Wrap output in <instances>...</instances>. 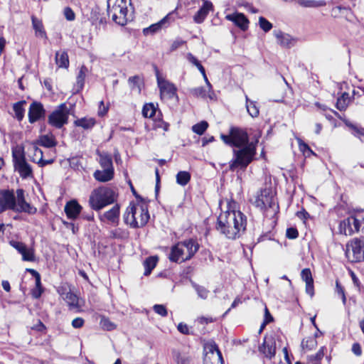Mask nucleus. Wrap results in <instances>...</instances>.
<instances>
[{"mask_svg":"<svg viewBox=\"0 0 364 364\" xmlns=\"http://www.w3.org/2000/svg\"><path fill=\"white\" fill-rule=\"evenodd\" d=\"M236 203H228V208L218 217L216 230L227 238L235 240L246 230L247 217L240 210H236Z\"/></svg>","mask_w":364,"mask_h":364,"instance_id":"nucleus-2","label":"nucleus"},{"mask_svg":"<svg viewBox=\"0 0 364 364\" xmlns=\"http://www.w3.org/2000/svg\"><path fill=\"white\" fill-rule=\"evenodd\" d=\"M82 207L76 200L68 202L65 206V212L68 218L75 220L79 215Z\"/></svg>","mask_w":364,"mask_h":364,"instance_id":"nucleus-22","label":"nucleus"},{"mask_svg":"<svg viewBox=\"0 0 364 364\" xmlns=\"http://www.w3.org/2000/svg\"><path fill=\"white\" fill-rule=\"evenodd\" d=\"M119 205H114L110 210L105 212L103 215H100L101 221H104L105 219L114 223L119 220Z\"/></svg>","mask_w":364,"mask_h":364,"instance_id":"nucleus-23","label":"nucleus"},{"mask_svg":"<svg viewBox=\"0 0 364 364\" xmlns=\"http://www.w3.org/2000/svg\"><path fill=\"white\" fill-rule=\"evenodd\" d=\"M124 221L133 228L144 227L149 221V214L146 205L131 203L124 216Z\"/></svg>","mask_w":364,"mask_h":364,"instance_id":"nucleus-4","label":"nucleus"},{"mask_svg":"<svg viewBox=\"0 0 364 364\" xmlns=\"http://www.w3.org/2000/svg\"><path fill=\"white\" fill-rule=\"evenodd\" d=\"M69 110L65 103L60 104L49 116L48 123L58 129L62 128L68 121Z\"/></svg>","mask_w":364,"mask_h":364,"instance_id":"nucleus-11","label":"nucleus"},{"mask_svg":"<svg viewBox=\"0 0 364 364\" xmlns=\"http://www.w3.org/2000/svg\"><path fill=\"white\" fill-rule=\"evenodd\" d=\"M100 325L102 326V328L106 331H112L117 327L115 323L105 317H102L101 318Z\"/></svg>","mask_w":364,"mask_h":364,"instance_id":"nucleus-44","label":"nucleus"},{"mask_svg":"<svg viewBox=\"0 0 364 364\" xmlns=\"http://www.w3.org/2000/svg\"><path fill=\"white\" fill-rule=\"evenodd\" d=\"M156 78L161 99L171 100L174 97L178 99L177 88L174 84L161 78L158 73Z\"/></svg>","mask_w":364,"mask_h":364,"instance_id":"nucleus-13","label":"nucleus"},{"mask_svg":"<svg viewBox=\"0 0 364 364\" xmlns=\"http://www.w3.org/2000/svg\"><path fill=\"white\" fill-rule=\"evenodd\" d=\"M176 182L178 184L184 186L188 183L191 180V174L188 171H181L176 174Z\"/></svg>","mask_w":364,"mask_h":364,"instance_id":"nucleus-32","label":"nucleus"},{"mask_svg":"<svg viewBox=\"0 0 364 364\" xmlns=\"http://www.w3.org/2000/svg\"><path fill=\"white\" fill-rule=\"evenodd\" d=\"M286 236L289 239H296L299 236L298 230L294 228L287 229Z\"/></svg>","mask_w":364,"mask_h":364,"instance_id":"nucleus-52","label":"nucleus"},{"mask_svg":"<svg viewBox=\"0 0 364 364\" xmlns=\"http://www.w3.org/2000/svg\"><path fill=\"white\" fill-rule=\"evenodd\" d=\"M178 331L183 334L188 335L189 334V328L188 326L183 323H180L177 327Z\"/></svg>","mask_w":364,"mask_h":364,"instance_id":"nucleus-57","label":"nucleus"},{"mask_svg":"<svg viewBox=\"0 0 364 364\" xmlns=\"http://www.w3.org/2000/svg\"><path fill=\"white\" fill-rule=\"evenodd\" d=\"M326 349L325 347H321V349L317 352V353L315 355V359L316 360H321L323 355H324V350Z\"/></svg>","mask_w":364,"mask_h":364,"instance_id":"nucleus-64","label":"nucleus"},{"mask_svg":"<svg viewBox=\"0 0 364 364\" xmlns=\"http://www.w3.org/2000/svg\"><path fill=\"white\" fill-rule=\"evenodd\" d=\"M213 4L208 1H204L201 8L193 16V20L197 23H201L204 21L209 11L213 9Z\"/></svg>","mask_w":364,"mask_h":364,"instance_id":"nucleus-21","label":"nucleus"},{"mask_svg":"<svg viewBox=\"0 0 364 364\" xmlns=\"http://www.w3.org/2000/svg\"><path fill=\"white\" fill-rule=\"evenodd\" d=\"M175 11L168 14L165 17H164L159 22L151 25L150 26L145 28L143 29V33L145 36H152L156 33H158L163 27H166L170 22L173 21L175 20L176 16Z\"/></svg>","mask_w":364,"mask_h":364,"instance_id":"nucleus-14","label":"nucleus"},{"mask_svg":"<svg viewBox=\"0 0 364 364\" xmlns=\"http://www.w3.org/2000/svg\"><path fill=\"white\" fill-rule=\"evenodd\" d=\"M198 249L199 244L193 239H188L173 245L168 259L173 262H183L191 259Z\"/></svg>","mask_w":364,"mask_h":364,"instance_id":"nucleus-3","label":"nucleus"},{"mask_svg":"<svg viewBox=\"0 0 364 364\" xmlns=\"http://www.w3.org/2000/svg\"><path fill=\"white\" fill-rule=\"evenodd\" d=\"M273 35L277 40V43L286 48H290L294 46L297 40L288 33L282 32L281 30H274Z\"/></svg>","mask_w":364,"mask_h":364,"instance_id":"nucleus-19","label":"nucleus"},{"mask_svg":"<svg viewBox=\"0 0 364 364\" xmlns=\"http://www.w3.org/2000/svg\"><path fill=\"white\" fill-rule=\"evenodd\" d=\"M46 110L41 102H33L31 104L28 110V121L33 124L45 117Z\"/></svg>","mask_w":364,"mask_h":364,"instance_id":"nucleus-17","label":"nucleus"},{"mask_svg":"<svg viewBox=\"0 0 364 364\" xmlns=\"http://www.w3.org/2000/svg\"><path fill=\"white\" fill-rule=\"evenodd\" d=\"M336 291H337L338 294L341 296L343 304H346V295H345L344 289L341 285V284L339 283L338 281H336Z\"/></svg>","mask_w":364,"mask_h":364,"instance_id":"nucleus-51","label":"nucleus"},{"mask_svg":"<svg viewBox=\"0 0 364 364\" xmlns=\"http://www.w3.org/2000/svg\"><path fill=\"white\" fill-rule=\"evenodd\" d=\"M23 104H26V101L24 100L18 102L13 106L15 116L18 121H21L24 117L25 109L23 107Z\"/></svg>","mask_w":364,"mask_h":364,"instance_id":"nucleus-34","label":"nucleus"},{"mask_svg":"<svg viewBox=\"0 0 364 364\" xmlns=\"http://www.w3.org/2000/svg\"><path fill=\"white\" fill-rule=\"evenodd\" d=\"M12 211L34 215L37 212V208L26 201L25 191L22 188H18L14 192V201Z\"/></svg>","mask_w":364,"mask_h":364,"instance_id":"nucleus-10","label":"nucleus"},{"mask_svg":"<svg viewBox=\"0 0 364 364\" xmlns=\"http://www.w3.org/2000/svg\"><path fill=\"white\" fill-rule=\"evenodd\" d=\"M298 144H299V149L301 151L303 152H305L306 151H310L311 153H312L313 151L311 150V149L309 148V146H308V144H306V143H304L301 139H298Z\"/></svg>","mask_w":364,"mask_h":364,"instance_id":"nucleus-59","label":"nucleus"},{"mask_svg":"<svg viewBox=\"0 0 364 364\" xmlns=\"http://www.w3.org/2000/svg\"><path fill=\"white\" fill-rule=\"evenodd\" d=\"M9 244L11 245V246L15 248L20 254L23 253L22 252H23L25 250V248L26 247L24 243L19 241L11 240L9 242Z\"/></svg>","mask_w":364,"mask_h":364,"instance_id":"nucleus-49","label":"nucleus"},{"mask_svg":"<svg viewBox=\"0 0 364 364\" xmlns=\"http://www.w3.org/2000/svg\"><path fill=\"white\" fill-rule=\"evenodd\" d=\"M173 357L177 364H190L189 357L182 355L178 351L173 350Z\"/></svg>","mask_w":364,"mask_h":364,"instance_id":"nucleus-41","label":"nucleus"},{"mask_svg":"<svg viewBox=\"0 0 364 364\" xmlns=\"http://www.w3.org/2000/svg\"><path fill=\"white\" fill-rule=\"evenodd\" d=\"M64 15L68 21H73L75 18L74 11L70 7H66L64 9Z\"/></svg>","mask_w":364,"mask_h":364,"instance_id":"nucleus-53","label":"nucleus"},{"mask_svg":"<svg viewBox=\"0 0 364 364\" xmlns=\"http://www.w3.org/2000/svg\"><path fill=\"white\" fill-rule=\"evenodd\" d=\"M38 144L46 148H51L56 145V142L52 137L48 135H43L40 137Z\"/></svg>","mask_w":364,"mask_h":364,"instance_id":"nucleus-37","label":"nucleus"},{"mask_svg":"<svg viewBox=\"0 0 364 364\" xmlns=\"http://www.w3.org/2000/svg\"><path fill=\"white\" fill-rule=\"evenodd\" d=\"M246 97V108L247 110V112L252 117H257L259 114V108L256 105V102L255 101L249 100L247 96Z\"/></svg>","mask_w":364,"mask_h":364,"instance_id":"nucleus-30","label":"nucleus"},{"mask_svg":"<svg viewBox=\"0 0 364 364\" xmlns=\"http://www.w3.org/2000/svg\"><path fill=\"white\" fill-rule=\"evenodd\" d=\"M360 230H364V218L351 215L340 223L339 230L341 234L351 235Z\"/></svg>","mask_w":364,"mask_h":364,"instance_id":"nucleus-9","label":"nucleus"},{"mask_svg":"<svg viewBox=\"0 0 364 364\" xmlns=\"http://www.w3.org/2000/svg\"><path fill=\"white\" fill-rule=\"evenodd\" d=\"M21 253L23 261L33 262L35 260L34 252L32 250H28L27 247Z\"/></svg>","mask_w":364,"mask_h":364,"instance_id":"nucleus-47","label":"nucleus"},{"mask_svg":"<svg viewBox=\"0 0 364 364\" xmlns=\"http://www.w3.org/2000/svg\"><path fill=\"white\" fill-rule=\"evenodd\" d=\"M220 138L225 144L237 148L233 149V159L229 163L230 170L235 171L237 168L245 169L256 154L259 136L255 141H250L246 131L232 127L229 134H222Z\"/></svg>","mask_w":364,"mask_h":364,"instance_id":"nucleus-1","label":"nucleus"},{"mask_svg":"<svg viewBox=\"0 0 364 364\" xmlns=\"http://www.w3.org/2000/svg\"><path fill=\"white\" fill-rule=\"evenodd\" d=\"M87 71L88 70L85 65H82L80 69L77 76V85L80 89H82L84 86L85 79Z\"/></svg>","mask_w":364,"mask_h":364,"instance_id":"nucleus-39","label":"nucleus"},{"mask_svg":"<svg viewBox=\"0 0 364 364\" xmlns=\"http://www.w3.org/2000/svg\"><path fill=\"white\" fill-rule=\"evenodd\" d=\"M346 255L351 262L363 261L364 237H355L348 242Z\"/></svg>","mask_w":364,"mask_h":364,"instance_id":"nucleus-8","label":"nucleus"},{"mask_svg":"<svg viewBox=\"0 0 364 364\" xmlns=\"http://www.w3.org/2000/svg\"><path fill=\"white\" fill-rule=\"evenodd\" d=\"M299 5L304 7L317 8L326 6V1L323 0H297Z\"/></svg>","mask_w":364,"mask_h":364,"instance_id":"nucleus-29","label":"nucleus"},{"mask_svg":"<svg viewBox=\"0 0 364 364\" xmlns=\"http://www.w3.org/2000/svg\"><path fill=\"white\" fill-rule=\"evenodd\" d=\"M95 124V120L93 118H81L75 121V124L77 127H81L85 129H91Z\"/></svg>","mask_w":364,"mask_h":364,"instance_id":"nucleus-33","label":"nucleus"},{"mask_svg":"<svg viewBox=\"0 0 364 364\" xmlns=\"http://www.w3.org/2000/svg\"><path fill=\"white\" fill-rule=\"evenodd\" d=\"M185 41L182 40H176L175 41L172 45H171V50H176L178 48L181 47L182 45H183Z\"/></svg>","mask_w":364,"mask_h":364,"instance_id":"nucleus-63","label":"nucleus"},{"mask_svg":"<svg viewBox=\"0 0 364 364\" xmlns=\"http://www.w3.org/2000/svg\"><path fill=\"white\" fill-rule=\"evenodd\" d=\"M117 196L113 188L100 187L92 191L89 198V205L92 210L99 211L108 205L114 203Z\"/></svg>","mask_w":364,"mask_h":364,"instance_id":"nucleus-5","label":"nucleus"},{"mask_svg":"<svg viewBox=\"0 0 364 364\" xmlns=\"http://www.w3.org/2000/svg\"><path fill=\"white\" fill-rule=\"evenodd\" d=\"M131 0H117L116 3L110 7L108 6V15L112 16V19L117 24L124 26L128 21L127 4H130Z\"/></svg>","mask_w":364,"mask_h":364,"instance_id":"nucleus-7","label":"nucleus"},{"mask_svg":"<svg viewBox=\"0 0 364 364\" xmlns=\"http://www.w3.org/2000/svg\"><path fill=\"white\" fill-rule=\"evenodd\" d=\"M107 109L108 108L105 107L103 101H101L100 102L98 114L100 116H104L107 113Z\"/></svg>","mask_w":364,"mask_h":364,"instance_id":"nucleus-62","label":"nucleus"},{"mask_svg":"<svg viewBox=\"0 0 364 364\" xmlns=\"http://www.w3.org/2000/svg\"><path fill=\"white\" fill-rule=\"evenodd\" d=\"M85 320L82 318L77 317L72 321V326L75 328H80L84 326Z\"/></svg>","mask_w":364,"mask_h":364,"instance_id":"nucleus-55","label":"nucleus"},{"mask_svg":"<svg viewBox=\"0 0 364 364\" xmlns=\"http://www.w3.org/2000/svg\"><path fill=\"white\" fill-rule=\"evenodd\" d=\"M14 191L13 189L0 190V214L6 210H13Z\"/></svg>","mask_w":364,"mask_h":364,"instance_id":"nucleus-15","label":"nucleus"},{"mask_svg":"<svg viewBox=\"0 0 364 364\" xmlns=\"http://www.w3.org/2000/svg\"><path fill=\"white\" fill-rule=\"evenodd\" d=\"M259 24L260 28L266 33L272 28V23L263 16L259 18Z\"/></svg>","mask_w":364,"mask_h":364,"instance_id":"nucleus-45","label":"nucleus"},{"mask_svg":"<svg viewBox=\"0 0 364 364\" xmlns=\"http://www.w3.org/2000/svg\"><path fill=\"white\" fill-rule=\"evenodd\" d=\"M206 353L203 364H224L222 353L215 343H210L205 346Z\"/></svg>","mask_w":364,"mask_h":364,"instance_id":"nucleus-12","label":"nucleus"},{"mask_svg":"<svg viewBox=\"0 0 364 364\" xmlns=\"http://www.w3.org/2000/svg\"><path fill=\"white\" fill-rule=\"evenodd\" d=\"M114 171L103 169L97 170L94 172L93 176L95 179L100 182H107L111 181L114 177Z\"/></svg>","mask_w":364,"mask_h":364,"instance_id":"nucleus-25","label":"nucleus"},{"mask_svg":"<svg viewBox=\"0 0 364 364\" xmlns=\"http://www.w3.org/2000/svg\"><path fill=\"white\" fill-rule=\"evenodd\" d=\"M190 93L193 96L197 97L205 98L207 96V90L203 87L191 88L190 90Z\"/></svg>","mask_w":364,"mask_h":364,"instance_id":"nucleus-43","label":"nucleus"},{"mask_svg":"<svg viewBox=\"0 0 364 364\" xmlns=\"http://www.w3.org/2000/svg\"><path fill=\"white\" fill-rule=\"evenodd\" d=\"M350 102L349 95L347 92H343L342 95L338 98L336 102V107L342 111L346 109Z\"/></svg>","mask_w":364,"mask_h":364,"instance_id":"nucleus-35","label":"nucleus"},{"mask_svg":"<svg viewBox=\"0 0 364 364\" xmlns=\"http://www.w3.org/2000/svg\"><path fill=\"white\" fill-rule=\"evenodd\" d=\"M62 295H63V299L71 309L79 307L78 297L76 294L71 291H68L66 293H62Z\"/></svg>","mask_w":364,"mask_h":364,"instance_id":"nucleus-28","label":"nucleus"},{"mask_svg":"<svg viewBox=\"0 0 364 364\" xmlns=\"http://www.w3.org/2000/svg\"><path fill=\"white\" fill-rule=\"evenodd\" d=\"M301 279L306 282H314V279L312 278L311 272L309 268H305L302 269L301 272Z\"/></svg>","mask_w":364,"mask_h":364,"instance_id":"nucleus-48","label":"nucleus"},{"mask_svg":"<svg viewBox=\"0 0 364 364\" xmlns=\"http://www.w3.org/2000/svg\"><path fill=\"white\" fill-rule=\"evenodd\" d=\"M157 264L156 257H149L144 262V267L145 268L144 275L148 276L151 274V271L155 268Z\"/></svg>","mask_w":364,"mask_h":364,"instance_id":"nucleus-31","label":"nucleus"},{"mask_svg":"<svg viewBox=\"0 0 364 364\" xmlns=\"http://www.w3.org/2000/svg\"><path fill=\"white\" fill-rule=\"evenodd\" d=\"M12 157L15 171L18 172L21 178H27L33 176L31 166L26 160L23 148L16 147L13 149Z\"/></svg>","mask_w":364,"mask_h":364,"instance_id":"nucleus-6","label":"nucleus"},{"mask_svg":"<svg viewBox=\"0 0 364 364\" xmlns=\"http://www.w3.org/2000/svg\"><path fill=\"white\" fill-rule=\"evenodd\" d=\"M208 127V123L206 121H202L192 127L193 132L198 135H202Z\"/></svg>","mask_w":364,"mask_h":364,"instance_id":"nucleus-40","label":"nucleus"},{"mask_svg":"<svg viewBox=\"0 0 364 364\" xmlns=\"http://www.w3.org/2000/svg\"><path fill=\"white\" fill-rule=\"evenodd\" d=\"M31 329L33 330H35V331H39V332H43L46 330V326L45 325L41 322V320H38L37 323L33 325L32 327H31Z\"/></svg>","mask_w":364,"mask_h":364,"instance_id":"nucleus-58","label":"nucleus"},{"mask_svg":"<svg viewBox=\"0 0 364 364\" xmlns=\"http://www.w3.org/2000/svg\"><path fill=\"white\" fill-rule=\"evenodd\" d=\"M191 285L193 288L196 291L198 297L203 299H205L208 298L210 291L204 287L197 284L196 283L191 282Z\"/></svg>","mask_w":364,"mask_h":364,"instance_id":"nucleus-36","label":"nucleus"},{"mask_svg":"<svg viewBox=\"0 0 364 364\" xmlns=\"http://www.w3.org/2000/svg\"><path fill=\"white\" fill-rule=\"evenodd\" d=\"M351 128L353 129V134L356 137L364 136V128L358 127L356 126L352 125Z\"/></svg>","mask_w":364,"mask_h":364,"instance_id":"nucleus-54","label":"nucleus"},{"mask_svg":"<svg viewBox=\"0 0 364 364\" xmlns=\"http://www.w3.org/2000/svg\"><path fill=\"white\" fill-rule=\"evenodd\" d=\"M255 204L261 210L272 208L274 210H276L279 208L272 196L263 193L255 199Z\"/></svg>","mask_w":364,"mask_h":364,"instance_id":"nucleus-18","label":"nucleus"},{"mask_svg":"<svg viewBox=\"0 0 364 364\" xmlns=\"http://www.w3.org/2000/svg\"><path fill=\"white\" fill-rule=\"evenodd\" d=\"M31 21L36 36L41 38H46V33L44 30L42 21L34 16H31Z\"/></svg>","mask_w":364,"mask_h":364,"instance_id":"nucleus-27","label":"nucleus"},{"mask_svg":"<svg viewBox=\"0 0 364 364\" xmlns=\"http://www.w3.org/2000/svg\"><path fill=\"white\" fill-rule=\"evenodd\" d=\"M129 85L132 90H136L139 92H141V77L138 75L130 77L128 80Z\"/></svg>","mask_w":364,"mask_h":364,"instance_id":"nucleus-38","label":"nucleus"},{"mask_svg":"<svg viewBox=\"0 0 364 364\" xmlns=\"http://www.w3.org/2000/svg\"><path fill=\"white\" fill-rule=\"evenodd\" d=\"M259 351L265 358L272 359L276 353V341L272 336H265L262 344L259 347Z\"/></svg>","mask_w":364,"mask_h":364,"instance_id":"nucleus-16","label":"nucleus"},{"mask_svg":"<svg viewBox=\"0 0 364 364\" xmlns=\"http://www.w3.org/2000/svg\"><path fill=\"white\" fill-rule=\"evenodd\" d=\"M55 63L59 68H67L69 66L68 55L65 50L56 52Z\"/></svg>","mask_w":364,"mask_h":364,"instance_id":"nucleus-26","label":"nucleus"},{"mask_svg":"<svg viewBox=\"0 0 364 364\" xmlns=\"http://www.w3.org/2000/svg\"><path fill=\"white\" fill-rule=\"evenodd\" d=\"M156 112V108L152 103L146 104L142 109V114L144 117H152Z\"/></svg>","mask_w":364,"mask_h":364,"instance_id":"nucleus-42","label":"nucleus"},{"mask_svg":"<svg viewBox=\"0 0 364 364\" xmlns=\"http://www.w3.org/2000/svg\"><path fill=\"white\" fill-rule=\"evenodd\" d=\"M225 18L233 22L235 26L242 31H246L248 28L249 20L243 14L234 13L228 14L225 16Z\"/></svg>","mask_w":364,"mask_h":364,"instance_id":"nucleus-20","label":"nucleus"},{"mask_svg":"<svg viewBox=\"0 0 364 364\" xmlns=\"http://www.w3.org/2000/svg\"><path fill=\"white\" fill-rule=\"evenodd\" d=\"M97 154L99 156V163L103 169L114 171L112 159L110 154L99 151H97Z\"/></svg>","mask_w":364,"mask_h":364,"instance_id":"nucleus-24","label":"nucleus"},{"mask_svg":"<svg viewBox=\"0 0 364 364\" xmlns=\"http://www.w3.org/2000/svg\"><path fill=\"white\" fill-rule=\"evenodd\" d=\"M352 352L357 356H360L362 354V348L358 343H355L352 346Z\"/></svg>","mask_w":364,"mask_h":364,"instance_id":"nucleus-56","label":"nucleus"},{"mask_svg":"<svg viewBox=\"0 0 364 364\" xmlns=\"http://www.w3.org/2000/svg\"><path fill=\"white\" fill-rule=\"evenodd\" d=\"M187 59L191 63H192L195 66H196L200 63V61L191 53H188Z\"/></svg>","mask_w":364,"mask_h":364,"instance_id":"nucleus-61","label":"nucleus"},{"mask_svg":"<svg viewBox=\"0 0 364 364\" xmlns=\"http://www.w3.org/2000/svg\"><path fill=\"white\" fill-rule=\"evenodd\" d=\"M153 309L157 314L161 316H166L168 314L166 308L162 304H155L153 306Z\"/></svg>","mask_w":364,"mask_h":364,"instance_id":"nucleus-50","label":"nucleus"},{"mask_svg":"<svg viewBox=\"0 0 364 364\" xmlns=\"http://www.w3.org/2000/svg\"><path fill=\"white\" fill-rule=\"evenodd\" d=\"M306 292L311 296L314 295V282L306 283Z\"/></svg>","mask_w":364,"mask_h":364,"instance_id":"nucleus-60","label":"nucleus"},{"mask_svg":"<svg viewBox=\"0 0 364 364\" xmlns=\"http://www.w3.org/2000/svg\"><path fill=\"white\" fill-rule=\"evenodd\" d=\"M316 345V341L315 338L309 337L307 338H304L301 341V346L303 348H306L309 350L312 349Z\"/></svg>","mask_w":364,"mask_h":364,"instance_id":"nucleus-46","label":"nucleus"}]
</instances>
